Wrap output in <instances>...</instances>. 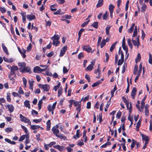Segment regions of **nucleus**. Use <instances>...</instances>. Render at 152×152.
I'll list each match as a JSON object with an SVG mask.
<instances>
[{
  "label": "nucleus",
  "mask_w": 152,
  "mask_h": 152,
  "mask_svg": "<svg viewBox=\"0 0 152 152\" xmlns=\"http://www.w3.org/2000/svg\"><path fill=\"white\" fill-rule=\"evenodd\" d=\"M101 83V80H98L97 81L94 83L92 85V87H94L99 85Z\"/></svg>",
  "instance_id": "31"
},
{
  "label": "nucleus",
  "mask_w": 152,
  "mask_h": 152,
  "mask_svg": "<svg viewBox=\"0 0 152 152\" xmlns=\"http://www.w3.org/2000/svg\"><path fill=\"white\" fill-rule=\"evenodd\" d=\"M60 37L56 34L54 35L51 38V39L53 41V45L56 46H58L60 44L59 39Z\"/></svg>",
  "instance_id": "2"
},
{
  "label": "nucleus",
  "mask_w": 152,
  "mask_h": 152,
  "mask_svg": "<svg viewBox=\"0 0 152 152\" xmlns=\"http://www.w3.org/2000/svg\"><path fill=\"white\" fill-rule=\"evenodd\" d=\"M0 11L1 13H4L6 11V10L5 8L0 6Z\"/></svg>",
  "instance_id": "56"
},
{
  "label": "nucleus",
  "mask_w": 152,
  "mask_h": 152,
  "mask_svg": "<svg viewBox=\"0 0 152 152\" xmlns=\"http://www.w3.org/2000/svg\"><path fill=\"white\" fill-rule=\"evenodd\" d=\"M42 102L43 101L42 99H41L38 101V106L39 110H40L41 108V106Z\"/></svg>",
  "instance_id": "36"
},
{
  "label": "nucleus",
  "mask_w": 152,
  "mask_h": 152,
  "mask_svg": "<svg viewBox=\"0 0 152 152\" xmlns=\"http://www.w3.org/2000/svg\"><path fill=\"white\" fill-rule=\"evenodd\" d=\"M83 99V98L80 101H77L73 99V104H74L75 107H77L76 108L81 107V102Z\"/></svg>",
  "instance_id": "8"
},
{
  "label": "nucleus",
  "mask_w": 152,
  "mask_h": 152,
  "mask_svg": "<svg viewBox=\"0 0 152 152\" xmlns=\"http://www.w3.org/2000/svg\"><path fill=\"white\" fill-rule=\"evenodd\" d=\"M63 91V89L61 87L58 90V97H59L61 95V94Z\"/></svg>",
  "instance_id": "45"
},
{
  "label": "nucleus",
  "mask_w": 152,
  "mask_h": 152,
  "mask_svg": "<svg viewBox=\"0 0 152 152\" xmlns=\"http://www.w3.org/2000/svg\"><path fill=\"white\" fill-rule=\"evenodd\" d=\"M18 66L20 67V68L19 69H22L26 66V64L24 62H18Z\"/></svg>",
  "instance_id": "19"
},
{
  "label": "nucleus",
  "mask_w": 152,
  "mask_h": 152,
  "mask_svg": "<svg viewBox=\"0 0 152 152\" xmlns=\"http://www.w3.org/2000/svg\"><path fill=\"white\" fill-rule=\"evenodd\" d=\"M58 125L56 124L52 127L51 130L53 134L56 137L61 139H63L64 140H66L67 138L66 136L62 134L59 133L60 132L58 129Z\"/></svg>",
  "instance_id": "1"
},
{
  "label": "nucleus",
  "mask_w": 152,
  "mask_h": 152,
  "mask_svg": "<svg viewBox=\"0 0 152 152\" xmlns=\"http://www.w3.org/2000/svg\"><path fill=\"white\" fill-rule=\"evenodd\" d=\"M147 96H145L142 99L141 102V109L142 110L144 108V106L145 105V101L146 99Z\"/></svg>",
  "instance_id": "23"
},
{
  "label": "nucleus",
  "mask_w": 152,
  "mask_h": 152,
  "mask_svg": "<svg viewBox=\"0 0 152 152\" xmlns=\"http://www.w3.org/2000/svg\"><path fill=\"white\" fill-rule=\"evenodd\" d=\"M33 81H32L31 82L30 81L29 82V89L31 90L32 91H33Z\"/></svg>",
  "instance_id": "47"
},
{
  "label": "nucleus",
  "mask_w": 152,
  "mask_h": 152,
  "mask_svg": "<svg viewBox=\"0 0 152 152\" xmlns=\"http://www.w3.org/2000/svg\"><path fill=\"white\" fill-rule=\"evenodd\" d=\"M117 43L118 42L116 41L112 45L110 49V52H112L115 48V45L117 44Z\"/></svg>",
  "instance_id": "24"
},
{
  "label": "nucleus",
  "mask_w": 152,
  "mask_h": 152,
  "mask_svg": "<svg viewBox=\"0 0 152 152\" xmlns=\"http://www.w3.org/2000/svg\"><path fill=\"white\" fill-rule=\"evenodd\" d=\"M67 47L66 45L64 46L61 50L59 56L62 57L65 54L66 51L67 50Z\"/></svg>",
  "instance_id": "10"
},
{
  "label": "nucleus",
  "mask_w": 152,
  "mask_h": 152,
  "mask_svg": "<svg viewBox=\"0 0 152 152\" xmlns=\"http://www.w3.org/2000/svg\"><path fill=\"white\" fill-rule=\"evenodd\" d=\"M47 109L48 110L49 112H51L52 114L53 115L54 114L53 110L54 109H53L52 108H51V105L49 104L47 107Z\"/></svg>",
  "instance_id": "27"
},
{
  "label": "nucleus",
  "mask_w": 152,
  "mask_h": 152,
  "mask_svg": "<svg viewBox=\"0 0 152 152\" xmlns=\"http://www.w3.org/2000/svg\"><path fill=\"white\" fill-rule=\"evenodd\" d=\"M135 26V24L133 23L132 24V26H131L130 28L128 30V32L129 33H132L134 29V27Z\"/></svg>",
  "instance_id": "26"
},
{
  "label": "nucleus",
  "mask_w": 152,
  "mask_h": 152,
  "mask_svg": "<svg viewBox=\"0 0 152 152\" xmlns=\"http://www.w3.org/2000/svg\"><path fill=\"white\" fill-rule=\"evenodd\" d=\"M121 115V112L119 111L117 113L116 115V117L118 118L119 119Z\"/></svg>",
  "instance_id": "52"
},
{
  "label": "nucleus",
  "mask_w": 152,
  "mask_h": 152,
  "mask_svg": "<svg viewBox=\"0 0 152 152\" xmlns=\"http://www.w3.org/2000/svg\"><path fill=\"white\" fill-rule=\"evenodd\" d=\"M106 42H105V39H103L102 41L101 45H100V47L101 48H102L104 46H105L106 44Z\"/></svg>",
  "instance_id": "48"
},
{
  "label": "nucleus",
  "mask_w": 152,
  "mask_h": 152,
  "mask_svg": "<svg viewBox=\"0 0 152 152\" xmlns=\"http://www.w3.org/2000/svg\"><path fill=\"white\" fill-rule=\"evenodd\" d=\"M132 142L131 145V147L132 149L134 148V145H136V143H137V142L134 140L132 139Z\"/></svg>",
  "instance_id": "46"
},
{
  "label": "nucleus",
  "mask_w": 152,
  "mask_h": 152,
  "mask_svg": "<svg viewBox=\"0 0 152 152\" xmlns=\"http://www.w3.org/2000/svg\"><path fill=\"white\" fill-rule=\"evenodd\" d=\"M132 41L133 45L135 46H137L138 47L140 45V43H138V42L133 39H132Z\"/></svg>",
  "instance_id": "32"
},
{
  "label": "nucleus",
  "mask_w": 152,
  "mask_h": 152,
  "mask_svg": "<svg viewBox=\"0 0 152 152\" xmlns=\"http://www.w3.org/2000/svg\"><path fill=\"white\" fill-rule=\"evenodd\" d=\"M142 63H140L139 65V69L138 71V74H139L140 75H141V72L142 71Z\"/></svg>",
  "instance_id": "51"
},
{
  "label": "nucleus",
  "mask_w": 152,
  "mask_h": 152,
  "mask_svg": "<svg viewBox=\"0 0 152 152\" xmlns=\"http://www.w3.org/2000/svg\"><path fill=\"white\" fill-rule=\"evenodd\" d=\"M10 94L9 93L7 94L6 98L7 102H10L11 101V99L10 98Z\"/></svg>",
  "instance_id": "40"
},
{
  "label": "nucleus",
  "mask_w": 152,
  "mask_h": 152,
  "mask_svg": "<svg viewBox=\"0 0 152 152\" xmlns=\"http://www.w3.org/2000/svg\"><path fill=\"white\" fill-rule=\"evenodd\" d=\"M18 93L20 94H24L23 91L21 87L19 88Z\"/></svg>",
  "instance_id": "64"
},
{
  "label": "nucleus",
  "mask_w": 152,
  "mask_h": 152,
  "mask_svg": "<svg viewBox=\"0 0 152 152\" xmlns=\"http://www.w3.org/2000/svg\"><path fill=\"white\" fill-rule=\"evenodd\" d=\"M27 18L29 20L31 21L33 20H35L36 18V17L32 13L30 15H27L26 16Z\"/></svg>",
  "instance_id": "13"
},
{
  "label": "nucleus",
  "mask_w": 152,
  "mask_h": 152,
  "mask_svg": "<svg viewBox=\"0 0 152 152\" xmlns=\"http://www.w3.org/2000/svg\"><path fill=\"white\" fill-rule=\"evenodd\" d=\"M111 28V26H107L106 28V34L107 35H110L109 30Z\"/></svg>",
  "instance_id": "44"
},
{
  "label": "nucleus",
  "mask_w": 152,
  "mask_h": 152,
  "mask_svg": "<svg viewBox=\"0 0 152 152\" xmlns=\"http://www.w3.org/2000/svg\"><path fill=\"white\" fill-rule=\"evenodd\" d=\"M137 89L135 87H133L132 88V90L131 93V96L132 97L133 99H134L135 98V96L136 94V93L137 92Z\"/></svg>",
  "instance_id": "16"
},
{
  "label": "nucleus",
  "mask_w": 152,
  "mask_h": 152,
  "mask_svg": "<svg viewBox=\"0 0 152 152\" xmlns=\"http://www.w3.org/2000/svg\"><path fill=\"white\" fill-rule=\"evenodd\" d=\"M114 8V6L113 4H110L109 6V9L110 12H113Z\"/></svg>",
  "instance_id": "39"
},
{
  "label": "nucleus",
  "mask_w": 152,
  "mask_h": 152,
  "mask_svg": "<svg viewBox=\"0 0 152 152\" xmlns=\"http://www.w3.org/2000/svg\"><path fill=\"white\" fill-rule=\"evenodd\" d=\"M61 9H59L58 10H57V11L56 12H54L53 13V14L54 15H60L61 14Z\"/></svg>",
  "instance_id": "58"
},
{
  "label": "nucleus",
  "mask_w": 152,
  "mask_h": 152,
  "mask_svg": "<svg viewBox=\"0 0 152 152\" xmlns=\"http://www.w3.org/2000/svg\"><path fill=\"white\" fill-rule=\"evenodd\" d=\"M41 127L40 126L38 125H31V129L32 130H35L39 128H40Z\"/></svg>",
  "instance_id": "29"
},
{
  "label": "nucleus",
  "mask_w": 152,
  "mask_h": 152,
  "mask_svg": "<svg viewBox=\"0 0 152 152\" xmlns=\"http://www.w3.org/2000/svg\"><path fill=\"white\" fill-rule=\"evenodd\" d=\"M53 147L59 150L60 151H62L65 150V147L62 145L60 146L59 145H57L53 146Z\"/></svg>",
  "instance_id": "9"
},
{
  "label": "nucleus",
  "mask_w": 152,
  "mask_h": 152,
  "mask_svg": "<svg viewBox=\"0 0 152 152\" xmlns=\"http://www.w3.org/2000/svg\"><path fill=\"white\" fill-rule=\"evenodd\" d=\"M28 134H27V135H22L20 138V139L19 140V142H21L24 140L26 137V138H27L28 137Z\"/></svg>",
  "instance_id": "25"
},
{
  "label": "nucleus",
  "mask_w": 152,
  "mask_h": 152,
  "mask_svg": "<svg viewBox=\"0 0 152 152\" xmlns=\"http://www.w3.org/2000/svg\"><path fill=\"white\" fill-rule=\"evenodd\" d=\"M124 55L123 52H121V59H119L118 62V66H121L124 62Z\"/></svg>",
  "instance_id": "7"
},
{
  "label": "nucleus",
  "mask_w": 152,
  "mask_h": 152,
  "mask_svg": "<svg viewBox=\"0 0 152 152\" xmlns=\"http://www.w3.org/2000/svg\"><path fill=\"white\" fill-rule=\"evenodd\" d=\"M108 16V13H107V12L106 11V12L102 16V18L103 20H107V18Z\"/></svg>",
  "instance_id": "37"
},
{
  "label": "nucleus",
  "mask_w": 152,
  "mask_h": 152,
  "mask_svg": "<svg viewBox=\"0 0 152 152\" xmlns=\"http://www.w3.org/2000/svg\"><path fill=\"white\" fill-rule=\"evenodd\" d=\"M46 70V69H41L39 66H36L33 69V71L34 73H39Z\"/></svg>",
  "instance_id": "4"
},
{
  "label": "nucleus",
  "mask_w": 152,
  "mask_h": 152,
  "mask_svg": "<svg viewBox=\"0 0 152 152\" xmlns=\"http://www.w3.org/2000/svg\"><path fill=\"white\" fill-rule=\"evenodd\" d=\"M146 8V6L145 5V4H143L141 8V11L142 12H145V9Z\"/></svg>",
  "instance_id": "43"
},
{
  "label": "nucleus",
  "mask_w": 152,
  "mask_h": 152,
  "mask_svg": "<svg viewBox=\"0 0 152 152\" xmlns=\"http://www.w3.org/2000/svg\"><path fill=\"white\" fill-rule=\"evenodd\" d=\"M127 67V65L126 64H125V62L124 65H123L122 68V70L121 72V73L122 74H123L124 73V72L125 71V68H126Z\"/></svg>",
  "instance_id": "42"
},
{
  "label": "nucleus",
  "mask_w": 152,
  "mask_h": 152,
  "mask_svg": "<svg viewBox=\"0 0 152 152\" xmlns=\"http://www.w3.org/2000/svg\"><path fill=\"white\" fill-rule=\"evenodd\" d=\"M142 140L145 141V142H148L149 141V139L148 136L144 135L143 134H141Z\"/></svg>",
  "instance_id": "18"
},
{
  "label": "nucleus",
  "mask_w": 152,
  "mask_h": 152,
  "mask_svg": "<svg viewBox=\"0 0 152 152\" xmlns=\"http://www.w3.org/2000/svg\"><path fill=\"white\" fill-rule=\"evenodd\" d=\"M6 101L3 98H0V105L3 106V105L1 103L5 102Z\"/></svg>",
  "instance_id": "55"
},
{
  "label": "nucleus",
  "mask_w": 152,
  "mask_h": 152,
  "mask_svg": "<svg viewBox=\"0 0 152 152\" xmlns=\"http://www.w3.org/2000/svg\"><path fill=\"white\" fill-rule=\"evenodd\" d=\"M69 70L67 69L65 66L63 67V73L64 74H66L68 72Z\"/></svg>",
  "instance_id": "59"
},
{
  "label": "nucleus",
  "mask_w": 152,
  "mask_h": 152,
  "mask_svg": "<svg viewBox=\"0 0 152 152\" xmlns=\"http://www.w3.org/2000/svg\"><path fill=\"white\" fill-rule=\"evenodd\" d=\"M20 116L21 121L25 122L26 118L23 115L21 114H20Z\"/></svg>",
  "instance_id": "34"
},
{
  "label": "nucleus",
  "mask_w": 152,
  "mask_h": 152,
  "mask_svg": "<svg viewBox=\"0 0 152 152\" xmlns=\"http://www.w3.org/2000/svg\"><path fill=\"white\" fill-rule=\"evenodd\" d=\"M1 46L4 52H5L7 55H9V53L5 45L4 44V43H2L1 44Z\"/></svg>",
  "instance_id": "22"
},
{
  "label": "nucleus",
  "mask_w": 152,
  "mask_h": 152,
  "mask_svg": "<svg viewBox=\"0 0 152 152\" xmlns=\"http://www.w3.org/2000/svg\"><path fill=\"white\" fill-rule=\"evenodd\" d=\"M24 104L25 107H27L28 109L30 108V104L29 103V101L28 100H26L24 102Z\"/></svg>",
  "instance_id": "28"
},
{
  "label": "nucleus",
  "mask_w": 152,
  "mask_h": 152,
  "mask_svg": "<svg viewBox=\"0 0 152 152\" xmlns=\"http://www.w3.org/2000/svg\"><path fill=\"white\" fill-rule=\"evenodd\" d=\"M7 106L10 113H12L14 111V107L12 104H9L7 105Z\"/></svg>",
  "instance_id": "17"
},
{
  "label": "nucleus",
  "mask_w": 152,
  "mask_h": 152,
  "mask_svg": "<svg viewBox=\"0 0 152 152\" xmlns=\"http://www.w3.org/2000/svg\"><path fill=\"white\" fill-rule=\"evenodd\" d=\"M19 69L18 68L17 66H12L11 68L10 72V75H13L15 73V71H18Z\"/></svg>",
  "instance_id": "5"
},
{
  "label": "nucleus",
  "mask_w": 152,
  "mask_h": 152,
  "mask_svg": "<svg viewBox=\"0 0 152 152\" xmlns=\"http://www.w3.org/2000/svg\"><path fill=\"white\" fill-rule=\"evenodd\" d=\"M38 86L39 88H42L45 91H48L50 89V88L49 85L48 84L42 85L41 84H38Z\"/></svg>",
  "instance_id": "3"
},
{
  "label": "nucleus",
  "mask_w": 152,
  "mask_h": 152,
  "mask_svg": "<svg viewBox=\"0 0 152 152\" xmlns=\"http://www.w3.org/2000/svg\"><path fill=\"white\" fill-rule=\"evenodd\" d=\"M81 133H80L79 129L77 130L76 135L74 136L73 138L77 140V138H79L81 136Z\"/></svg>",
  "instance_id": "15"
},
{
  "label": "nucleus",
  "mask_w": 152,
  "mask_h": 152,
  "mask_svg": "<svg viewBox=\"0 0 152 152\" xmlns=\"http://www.w3.org/2000/svg\"><path fill=\"white\" fill-rule=\"evenodd\" d=\"M13 129L11 127H8L5 129V131L7 133H9L12 131Z\"/></svg>",
  "instance_id": "50"
},
{
  "label": "nucleus",
  "mask_w": 152,
  "mask_h": 152,
  "mask_svg": "<svg viewBox=\"0 0 152 152\" xmlns=\"http://www.w3.org/2000/svg\"><path fill=\"white\" fill-rule=\"evenodd\" d=\"M95 61H93L92 63H91V64H89L85 69V70L87 71H91L92 70L93 68V66L94 65Z\"/></svg>",
  "instance_id": "12"
},
{
  "label": "nucleus",
  "mask_w": 152,
  "mask_h": 152,
  "mask_svg": "<svg viewBox=\"0 0 152 152\" xmlns=\"http://www.w3.org/2000/svg\"><path fill=\"white\" fill-rule=\"evenodd\" d=\"M12 75H10V74H9L8 75V77L10 79V80H11L12 81V84H13L15 82V80L14 78V77H12L11 76Z\"/></svg>",
  "instance_id": "41"
},
{
  "label": "nucleus",
  "mask_w": 152,
  "mask_h": 152,
  "mask_svg": "<svg viewBox=\"0 0 152 152\" xmlns=\"http://www.w3.org/2000/svg\"><path fill=\"white\" fill-rule=\"evenodd\" d=\"M21 127L23 130H24L26 133L27 134L28 132V131L27 128L24 126L22 125H21Z\"/></svg>",
  "instance_id": "60"
},
{
  "label": "nucleus",
  "mask_w": 152,
  "mask_h": 152,
  "mask_svg": "<svg viewBox=\"0 0 152 152\" xmlns=\"http://www.w3.org/2000/svg\"><path fill=\"white\" fill-rule=\"evenodd\" d=\"M91 26L96 28H97L98 27V23L97 22H95L91 24Z\"/></svg>",
  "instance_id": "35"
},
{
  "label": "nucleus",
  "mask_w": 152,
  "mask_h": 152,
  "mask_svg": "<svg viewBox=\"0 0 152 152\" xmlns=\"http://www.w3.org/2000/svg\"><path fill=\"white\" fill-rule=\"evenodd\" d=\"M56 142L54 141L51 142L50 143L48 144V146L50 147H51L53 145L56 144Z\"/></svg>",
  "instance_id": "62"
},
{
  "label": "nucleus",
  "mask_w": 152,
  "mask_h": 152,
  "mask_svg": "<svg viewBox=\"0 0 152 152\" xmlns=\"http://www.w3.org/2000/svg\"><path fill=\"white\" fill-rule=\"evenodd\" d=\"M141 58V56L140 54L139 53H138L137 57L136 58L135 60V61L136 63L137 62L140 61Z\"/></svg>",
  "instance_id": "33"
},
{
  "label": "nucleus",
  "mask_w": 152,
  "mask_h": 152,
  "mask_svg": "<svg viewBox=\"0 0 152 152\" xmlns=\"http://www.w3.org/2000/svg\"><path fill=\"white\" fill-rule=\"evenodd\" d=\"M57 7L56 4H54L50 5V7L51 10L52 11H54L56 10L57 9L56 8H53V7Z\"/></svg>",
  "instance_id": "30"
},
{
  "label": "nucleus",
  "mask_w": 152,
  "mask_h": 152,
  "mask_svg": "<svg viewBox=\"0 0 152 152\" xmlns=\"http://www.w3.org/2000/svg\"><path fill=\"white\" fill-rule=\"evenodd\" d=\"M89 21H90V20H89L88 21L84 22L81 25V26L82 27H85L87 25V24H88V23Z\"/></svg>",
  "instance_id": "53"
},
{
  "label": "nucleus",
  "mask_w": 152,
  "mask_h": 152,
  "mask_svg": "<svg viewBox=\"0 0 152 152\" xmlns=\"http://www.w3.org/2000/svg\"><path fill=\"white\" fill-rule=\"evenodd\" d=\"M10 31L12 34H15V32L13 29V26L12 24L10 25Z\"/></svg>",
  "instance_id": "63"
},
{
  "label": "nucleus",
  "mask_w": 152,
  "mask_h": 152,
  "mask_svg": "<svg viewBox=\"0 0 152 152\" xmlns=\"http://www.w3.org/2000/svg\"><path fill=\"white\" fill-rule=\"evenodd\" d=\"M122 47L124 50H125L126 54H127L128 52L127 46H126L125 42V37H124L123 38L122 42Z\"/></svg>",
  "instance_id": "6"
},
{
  "label": "nucleus",
  "mask_w": 152,
  "mask_h": 152,
  "mask_svg": "<svg viewBox=\"0 0 152 152\" xmlns=\"http://www.w3.org/2000/svg\"><path fill=\"white\" fill-rule=\"evenodd\" d=\"M148 107V106H145V115L147 116L149 115V111Z\"/></svg>",
  "instance_id": "38"
},
{
  "label": "nucleus",
  "mask_w": 152,
  "mask_h": 152,
  "mask_svg": "<svg viewBox=\"0 0 152 152\" xmlns=\"http://www.w3.org/2000/svg\"><path fill=\"white\" fill-rule=\"evenodd\" d=\"M103 0H99L98 2L96 5V7L99 8L101 7L103 4Z\"/></svg>",
  "instance_id": "20"
},
{
  "label": "nucleus",
  "mask_w": 152,
  "mask_h": 152,
  "mask_svg": "<svg viewBox=\"0 0 152 152\" xmlns=\"http://www.w3.org/2000/svg\"><path fill=\"white\" fill-rule=\"evenodd\" d=\"M83 49L88 53L90 52L92 50L91 48L89 45L83 46Z\"/></svg>",
  "instance_id": "14"
},
{
  "label": "nucleus",
  "mask_w": 152,
  "mask_h": 152,
  "mask_svg": "<svg viewBox=\"0 0 152 152\" xmlns=\"http://www.w3.org/2000/svg\"><path fill=\"white\" fill-rule=\"evenodd\" d=\"M19 69L20 72L23 73L29 72L31 71L30 68L28 66H25L22 69H21V70L20 69Z\"/></svg>",
  "instance_id": "11"
},
{
  "label": "nucleus",
  "mask_w": 152,
  "mask_h": 152,
  "mask_svg": "<svg viewBox=\"0 0 152 152\" xmlns=\"http://www.w3.org/2000/svg\"><path fill=\"white\" fill-rule=\"evenodd\" d=\"M73 99H70L68 101V102L70 103L69 104V107L70 108H71L72 107V105L73 104Z\"/></svg>",
  "instance_id": "57"
},
{
  "label": "nucleus",
  "mask_w": 152,
  "mask_h": 152,
  "mask_svg": "<svg viewBox=\"0 0 152 152\" xmlns=\"http://www.w3.org/2000/svg\"><path fill=\"white\" fill-rule=\"evenodd\" d=\"M46 129L47 131H49L50 130V127L51 126L50 121L49 120L46 123Z\"/></svg>",
  "instance_id": "21"
},
{
  "label": "nucleus",
  "mask_w": 152,
  "mask_h": 152,
  "mask_svg": "<svg viewBox=\"0 0 152 152\" xmlns=\"http://www.w3.org/2000/svg\"><path fill=\"white\" fill-rule=\"evenodd\" d=\"M23 83L24 86L25 87H26V84H27V80L26 79L25 77L23 78Z\"/></svg>",
  "instance_id": "54"
},
{
  "label": "nucleus",
  "mask_w": 152,
  "mask_h": 152,
  "mask_svg": "<svg viewBox=\"0 0 152 152\" xmlns=\"http://www.w3.org/2000/svg\"><path fill=\"white\" fill-rule=\"evenodd\" d=\"M32 45L30 43L27 47L26 50L27 51H30L31 49Z\"/></svg>",
  "instance_id": "61"
},
{
  "label": "nucleus",
  "mask_w": 152,
  "mask_h": 152,
  "mask_svg": "<svg viewBox=\"0 0 152 152\" xmlns=\"http://www.w3.org/2000/svg\"><path fill=\"white\" fill-rule=\"evenodd\" d=\"M98 119H99V122L100 123L103 120L102 119V113H101L99 114V117L97 118V120H98Z\"/></svg>",
  "instance_id": "49"
}]
</instances>
